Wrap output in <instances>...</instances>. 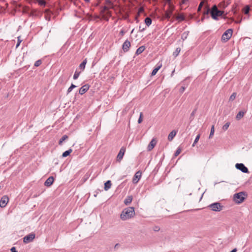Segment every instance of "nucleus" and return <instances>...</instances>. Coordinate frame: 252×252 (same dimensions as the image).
Listing matches in <instances>:
<instances>
[{
	"instance_id": "obj_49",
	"label": "nucleus",
	"mask_w": 252,
	"mask_h": 252,
	"mask_svg": "<svg viewBox=\"0 0 252 252\" xmlns=\"http://www.w3.org/2000/svg\"><path fill=\"white\" fill-rule=\"evenodd\" d=\"M195 112H196V109L194 110L192 112V113H191L190 116H191V117H193V116H194V114H195Z\"/></svg>"
},
{
	"instance_id": "obj_42",
	"label": "nucleus",
	"mask_w": 252,
	"mask_h": 252,
	"mask_svg": "<svg viewBox=\"0 0 252 252\" xmlns=\"http://www.w3.org/2000/svg\"><path fill=\"white\" fill-rule=\"evenodd\" d=\"M160 230V228L158 226H155L153 227V230L154 231H158Z\"/></svg>"
},
{
	"instance_id": "obj_32",
	"label": "nucleus",
	"mask_w": 252,
	"mask_h": 252,
	"mask_svg": "<svg viewBox=\"0 0 252 252\" xmlns=\"http://www.w3.org/2000/svg\"><path fill=\"white\" fill-rule=\"evenodd\" d=\"M172 13V11L171 10L166 11L165 14L166 18H169L171 17Z\"/></svg>"
},
{
	"instance_id": "obj_23",
	"label": "nucleus",
	"mask_w": 252,
	"mask_h": 252,
	"mask_svg": "<svg viewBox=\"0 0 252 252\" xmlns=\"http://www.w3.org/2000/svg\"><path fill=\"white\" fill-rule=\"evenodd\" d=\"M245 113L243 111H240L236 115L237 120H240L244 116Z\"/></svg>"
},
{
	"instance_id": "obj_59",
	"label": "nucleus",
	"mask_w": 252,
	"mask_h": 252,
	"mask_svg": "<svg viewBox=\"0 0 252 252\" xmlns=\"http://www.w3.org/2000/svg\"><path fill=\"white\" fill-rule=\"evenodd\" d=\"M184 36V37H185V35H184V34H183L182 35V37Z\"/></svg>"
},
{
	"instance_id": "obj_27",
	"label": "nucleus",
	"mask_w": 252,
	"mask_h": 252,
	"mask_svg": "<svg viewBox=\"0 0 252 252\" xmlns=\"http://www.w3.org/2000/svg\"><path fill=\"white\" fill-rule=\"evenodd\" d=\"M200 135L199 134H198L196 136V138L192 145V147H194L195 146V145L196 144V143L198 142L199 138H200Z\"/></svg>"
},
{
	"instance_id": "obj_31",
	"label": "nucleus",
	"mask_w": 252,
	"mask_h": 252,
	"mask_svg": "<svg viewBox=\"0 0 252 252\" xmlns=\"http://www.w3.org/2000/svg\"><path fill=\"white\" fill-rule=\"evenodd\" d=\"M37 2L38 4L41 6H45L46 4V1L45 0H37Z\"/></svg>"
},
{
	"instance_id": "obj_53",
	"label": "nucleus",
	"mask_w": 252,
	"mask_h": 252,
	"mask_svg": "<svg viewBox=\"0 0 252 252\" xmlns=\"http://www.w3.org/2000/svg\"><path fill=\"white\" fill-rule=\"evenodd\" d=\"M237 251V250L236 248H235L234 249H233L231 252H236Z\"/></svg>"
},
{
	"instance_id": "obj_11",
	"label": "nucleus",
	"mask_w": 252,
	"mask_h": 252,
	"mask_svg": "<svg viewBox=\"0 0 252 252\" xmlns=\"http://www.w3.org/2000/svg\"><path fill=\"white\" fill-rule=\"evenodd\" d=\"M130 46V42L128 40H126L123 44V49L124 52H127Z\"/></svg>"
},
{
	"instance_id": "obj_3",
	"label": "nucleus",
	"mask_w": 252,
	"mask_h": 252,
	"mask_svg": "<svg viewBox=\"0 0 252 252\" xmlns=\"http://www.w3.org/2000/svg\"><path fill=\"white\" fill-rule=\"evenodd\" d=\"M244 192H240L235 193L233 195V200L237 204L241 203L245 199Z\"/></svg>"
},
{
	"instance_id": "obj_21",
	"label": "nucleus",
	"mask_w": 252,
	"mask_h": 252,
	"mask_svg": "<svg viewBox=\"0 0 252 252\" xmlns=\"http://www.w3.org/2000/svg\"><path fill=\"white\" fill-rule=\"evenodd\" d=\"M72 149H69V150L64 152L63 153L62 157L63 158L67 157L68 156H69L70 155V154L72 152Z\"/></svg>"
},
{
	"instance_id": "obj_44",
	"label": "nucleus",
	"mask_w": 252,
	"mask_h": 252,
	"mask_svg": "<svg viewBox=\"0 0 252 252\" xmlns=\"http://www.w3.org/2000/svg\"><path fill=\"white\" fill-rule=\"evenodd\" d=\"M21 41H22V40H21L20 39V38L18 37V42H17V43L16 44V48H17L19 46V45L20 44Z\"/></svg>"
},
{
	"instance_id": "obj_19",
	"label": "nucleus",
	"mask_w": 252,
	"mask_h": 252,
	"mask_svg": "<svg viewBox=\"0 0 252 252\" xmlns=\"http://www.w3.org/2000/svg\"><path fill=\"white\" fill-rule=\"evenodd\" d=\"M111 186V183L110 180L107 181L104 184V189L105 190H108L109 189H110Z\"/></svg>"
},
{
	"instance_id": "obj_20",
	"label": "nucleus",
	"mask_w": 252,
	"mask_h": 252,
	"mask_svg": "<svg viewBox=\"0 0 252 252\" xmlns=\"http://www.w3.org/2000/svg\"><path fill=\"white\" fill-rule=\"evenodd\" d=\"M145 49V47L144 46H141L137 49L135 54L137 55H139L142 53Z\"/></svg>"
},
{
	"instance_id": "obj_56",
	"label": "nucleus",
	"mask_w": 252,
	"mask_h": 252,
	"mask_svg": "<svg viewBox=\"0 0 252 252\" xmlns=\"http://www.w3.org/2000/svg\"><path fill=\"white\" fill-rule=\"evenodd\" d=\"M143 10H144L143 8L142 7H141L139 9V11H143Z\"/></svg>"
},
{
	"instance_id": "obj_37",
	"label": "nucleus",
	"mask_w": 252,
	"mask_h": 252,
	"mask_svg": "<svg viewBox=\"0 0 252 252\" xmlns=\"http://www.w3.org/2000/svg\"><path fill=\"white\" fill-rule=\"evenodd\" d=\"M109 8L108 6H104L102 10H101V12L104 13L106 11H107L109 9Z\"/></svg>"
},
{
	"instance_id": "obj_34",
	"label": "nucleus",
	"mask_w": 252,
	"mask_h": 252,
	"mask_svg": "<svg viewBox=\"0 0 252 252\" xmlns=\"http://www.w3.org/2000/svg\"><path fill=\"white\" fill-rule=\"evenodd\" d=\"M230 126V123L229 122H227L223 126H222V129L223 130H226Z\"/></svg>"
},
{
	"instance_id": "obj_17",
	"label": "nucleus",
	"mask_w": 252,
	"mask_h": 252,
	"mask_svg": "<svg viewBox=\"0 0 252 252\" xmlns=\"http://www.w3.org/2000/svg\"><path fill=\"white\" fill-rule=\"evenodd\" d=\"M132 200V196H127L126 198L124 200V203L126 205H128L130 204Z\"/></svg>"
},
{
	"instance_id": "obj_5",
	"label": "nucleus",
	"mask_w": 252,
	"mask_h": 252,
	"mask_svg": "<svg viewBox=\"0 0 252 252\" xmlns=\"http://www.w3.org/2000/svg\"><path fill=\"white\" fill-rule=\"evenodd\" d=\"M233 31L232 29L227 30L222 34L221 39L224 41H227L231 37Z\"/></svg>"
},
{
	"instance_id": "obj_54",
	"label": "nucleus",
	"mask_w": 252,
	"mask_h": 252,
	"mask_svg": "<svg viewBox=\"0 0 252 252\" xmlns=\"http://www.w3.org/2000/svg\"><path fill=\"white\" fill-rule=\"evenodd\" d=\"M241 21H242V18H241L239 20L236 21V23H240L241 22Z\"/></svg>"
},
{
	"instance_id": "obj_8",
	"label": "nucleus",
	"mask_w": 252,
	"mask_h": 252,
	"mask_svg": "<svg viewBox=\"0 0 252 252\" xmlns=\"http://www.w3.org/2000/svg\"><path fill=\"white\" fill-rule=\"evenodd\" d=\"M9 199L8 197L4 195L3 196L0 200V207L1 208H4L7 205Z\"/></svg>"
},
{
	"instance_id": "obj_40",
	"label": "nucleus",
	"mask_w": 252,
	"mask_h": 252,
	"mask_svg": "<svg viewBox=\"0 0 252 252\" xmlns=\"http://www.w3.org/2000/svg\"><path fill=\"white\" fill-rule=\"evenodd\" d=\"M203 4H204V2H203V1H201V2L200 3V4H199V6H198V11H200V10H201V8H202V6H203Z\"/></svg>"
},
{
	"instance_id": "obj_50",
	"label": "nucleus",
	"mask_w": 252,
	"mask_h": 252,
	"mask_svg": "<svg viewBox=\"0 0 252 252\" xmlns=\"http://www.w3.org/2000/svg\"><path fill=\"white\" fill-rule=\"evenodd\" d=\"M11 252H17L15 247H12L11 249Z\"/></svg>"
},
{
	"instance_id": "obj_16",
	"label": "nucleus",
	"mask_w": 252,
	"mask_h": 252,
	"mask_svg": "<svg viewBox=\"0 0 252 252\" xmlns=\"http://www.w3.org/2000/svg\"><path fill=\"white\" fill-rule=\"evenodd\" d=\"M177 132L175 130H172L168 135V139L169 141L173 140L174 137L175 136Z\"/></svg>"
},
{
	"instance_id": "obj_12",
	"label": "nucleus",
	"mask_w": 252,
	"mask_h": 252,
	"mask_svg": "<svg viewBox=\"0 0 252 252\" xmlns=\"http://www.w3.org/2000/svg\"><path fill=\"white\" fill-rule=\"evenodd\" d=\"M141 173L140 171L137 172L135 174V175L133 178V183L134 184L138 183V182L139 181V180H140V179L141 178Z\"/></svg>"
},
{
	"instance_id": "obj_28",
	"label": "nucleus",
	"mask_w": 252,
	"mask_h": 252,
	"mask_svg": "<svg viewBox=\"0 0 252 252\" xmlns=\"http://www.w3.org/2000/svg\"><path fill=\"white\" fill-rule=\"evenodd\" d=\"M76 87V86H75V85L72 84L71 85V86H70V87L68 89L67 91V94H69V93H70L72 90Z\"/></svg>"
},
{
	"instance_id": "obj_29",
	"label": "nucleus",
	"mask_w": 252,
	"mask_h": 252,
	"mask_svg": "<svg viewBox=\"0 0 252 252\" xmlns=\"http://www.w3.org/2000/svg\"><path fill=\"white\" fill-rule=\"evenodd\" d=\"M237 94L236 93H233L230 96L229 100L230 101L234 100L236 97Z\"/></svg>"
},
{
	"instance_id": "obj_38",
	"label": "nucleus",
	"mask_w": 252,
	"mask_h": 252,
	"mask_svg": "<svg viewBox=\"0 0 252 252\" xmlns=\"http://www.w3.org/2000/svg\"><path fill=\"white\" fill-rule=\"evenodd\" d=\"M142 113H140L139 118L138 120V123L140 124L142 121Z\"/></svg>"
},
{
	"instance_id": "obj_36",
	"label": "nucleus",
	"mask_w": 252,
	"mask_h": 252,
	"mask_svg": "<svg viewBox=\"0 0 252 252\" xmlns=\"http://www.w3.org/2000/svg\"><path fill=\"white\" fill-rule=\"evenodd\" d=\"M41 64V60H37V61H36L35 62L34 65L35 66L37 67V66H39Z\"/></svg>"
},
{
	"instance_id": "obj_4",
	"label": "nucleus",
	"mask_w": 252,
	"mask_h": 252,
	"mask_svg": "<svg viewBox=\"0 0 252 252\" xmlns=\"http://www.w3.org/2000/svg\"><path fill=\"white\" fill-rule=\"evenodd\" d=\"M208 207L213 211L219 212L222 210L223 207L220 203L215 202L209 205Z\"/></svg>"
},
{
	"instance_id": "obj_52",
	"label": "nucleus",
	"mask_w": 252,
	"mask_h": 252,
	"mask_svg": "<svg viewBox=\"0 0 252 252\" xmlns=\"http://www.w3.org/2000/svg\"><path fill=\"white\" fill-rule=\"evenodd\" d=\"M167 2L169 4L170 6L171 5V2L172 0H166Z\"/></svg>"
},
{
	"instance_id": "obj_58",
	"label": "nucleus",
	"mask_w": 252,
	"mask_h": 252,
	"mask_svg": "<svg viewBox=\"0 0 252 252\" xmlns=\"http://www.w3.org/2000/svg\"><path fill=\"white\" fill-rule=\"evenodd\" d=\"M133 31H134V29H133V30H132V31L131 32V33L133 32Z\"/></svg>"
},
{
	"instance_id": "obj_10",
	"label": "nucleus",
	"mask_w": 252,
	"mask_h": 252,
	"mask_svg": "<svg viewBox=\"0 0 252 252\" xmlns=\"http://www.w3.org/2000/svg\"><path fill=\"white\" fill-rule=\"evenodd\" d=\"M156 144L157 140H156V139L153 138L147 147V150L148 151H151L156 146Z\"/></svg>"
},
{
	"instance_id": "obj_47",
	"label": "nucleus",
	"mask_w": 252,
	"mask_h": 252,
	"mask_svg": "<svg viewBox=\"0 0 252 252\" xmlns=\"http://www.w3.org/2000/svg\"><path fill=\"white\" fill-rule=\"evenodd\" d=\"M145 30V28H142L141 27V26H139V31L140 32H143L144 30Z\"/></svg>"
},
{
	"instance_id": "obj_62",
	"label": "nucleus",
	"mask_w": 252,
	"mask_h": 252,
	"mask_svg": "<svg viewBox=\"0 0 252 252\" xmlns=\"http://www.w3.org/2000/svg\"><path fill=\"white\" fill-rule=\"evenodd\" d=\"M86 1H89V0H85Z\"/></svg>"
},
{
	"instance_id": "obj_24",
	"label": "nucleus",
	"mask_w": 252,
	"mask_h": 252,
	"mask_svg": "<svg viewBox=\"0 0 252 252\" xmlns=\"http://www.w3.org/2000/svg\"><path fill=\"white\" fill-rule=\"evenodd\" d=\"M68 138V136L66 135H63L59 140V145H62L63 141Z\"/></svg>"
},
{
	"instance_id": "obj_6",
	"label": "nucleus",
	"mask_w": 252,
	"mask_h": 252,
	"mask_svg": "<svg viewBox=\"0 0 252 252\" xmlns=\"http://www.w3.org/2000/svg\"><path fill=\"white\" fill-rule=\"evenodd\" d=\"M34 238L35 234L33 233H30L24 237L23 242L25 243H29L32 242Z\"/></svg>"
},
{
	"instance_id": "obj_43",
	"label": "nucleus",
	"mask_w": 252,
	"mask_h": 252,
	"mask_svg": "<svg viewBox=\"0 0 252 252\" xmlns=\"http://www.w3.org/2000/svg\"><path fill=\"white\" fill-rule=\"evenodd\" d=\"M186 87L185 86H182L180 89V92L183 93L185 90Z\"/></svg>"
},
{
	"instance_id": "obj_14",
	"label": "nucleus",
	"mask_w": 252,
	"mask_h": 252,
	"mask_svg": "<svg viewBox=\"0 0 252 252\" xmlns=\"http://www.w3.org/2000/svg\"><path fill=\"white\" fill-rule=\"evenodd\" d=\"M54 179L53 177L51 176L49 177L44 183V185L46 187L51 186L53 183Z\"/></svg>"
},
{
	"instance_id": "obj_25",
	"label": "nucleus",
	"mask_w": 252,
	"mask_h": 252,
	"mask_svg": "<svg viewBox=\"0 0 252 252\" xmlns=\"http://www.w3.org/2000/svg\"><path fill=\"white\" fill-rule=\"evenodd\" d=\"M250 6L249 5H246L243 9V11L245 14H248L250 11Z\"/></svg>"
},
{
	"instance_id": "obj_26",
	"label": "nucleus",
	"mask_w": 252,
	"mask_h": 252,
	"mask_svg": "<svg viewBox=\"0 0 252 252\" xmlns=\"http://www.w3.org/2000/svg\"><path fill=\"white\" fill-rule=\"evenodd\" d=\"M214 132H215V127H214V126L213 125L211 127V131H210V135L209 136V138H211L213 136V135L214 134Z\"/></svg>"
},
{
	"instance_id": "obj_15",
	"label": "nucleus",
	"mask_w": 252,
	"mask_h": 252,
	"mask_svg": "<svg viewBox=\"0 0 252 252\" xmlns=\"http://www.w3.org/2000/svg\"><path fill=\"white\" fill-rule=\"evenodd\" d=\"M161 66H162L161 64H158V65L152 71V72L151 73V75L152 76L155 75L157 74L158 70L161 68Z\"/></svg>"
},
{
	"instance_id": "obj_51",
	"label": "nucleus",
	"mask_w": 252,
	"mask_h": 252,
	"mask_svg": "<svg viewBox=\"0 0 252 252\" xmlns=\"http://www.w3.org/2000/svg\"><path fill=\"white\" fill-rule=\"evenodd\" d=\"M120 33L122 35H123L125 33V32L124 30H121V31H120Z\"/></svg>"
},
{
	"instance_id": "obj_18",
	"label": "nucleus",
	"mask_w": 252,
	"mask_h": 252,
	"mask_svg": "<svg viewBox=\"0 0 252 252\" xmlns=\"http://www.w3.org/2000/svg\"><path fill=\"white\" fill-rule=\"evenodd\" d=\"M87 62V59H85L83 60V61L82 62V63L79 65V67L81 70H83L85 69Z\"/></svg>"
},
{
	"instance_id": "obj_1",
	"label": "nucleus",
	"mask_w": 252,
	"mask_h": 252,
	"mask_svg": "<svg viewBox=\"0 0 252 252\" xmlns=\"http://www.w3.org/2000/svg\"><path fill=\"white\" fill-rule=\"evenodd\" d=\"M135 211L133 207H129L125 209L122 212L120 217L123 220H126L134 217Z\"/></svg>"
},
{
	"instance_id": "obj_22",
	"label": "nucleus",
	"mask_w": 252,
	"mask_h": 252,
	"mask_svg": "<svg viewBox=\"0 0 252 252\" xmlns=\"http://www.w3.org/2000/svg\"><path fill=\"white\" fill-rule=\"evenodd\" d=\"M145 24L148 26L149 27V26H150L152 24V19L151 18H150V17H146L145 19Z\"/></svg>"
},
{
	"instance_id": "obj_61",
	"label": "nucleus",
	"mask_w": 252,
	"mask_h": 252,
	"mask_svg": "<svg viewBox=\"0 0 252 252\" xmlns=\"http://www.w3.org/2000/svg\"><path fill=\"white\" fill-rule=\"evenodd\" d=\"M184 36V37H185V35H184V34H183L182 35V37Z\"/></svg>"
},
{
	"instance_id": "obj_57",
	"label": "nucleus",
	"mask_w": 252,
	"mask_h": 252,
	"mask_svg": "<svg viewBox=\"0 0 252 252\" xmlns=\"http://www.w3.org/2000/svg\"><path fill=\"white\" fill-rule=\"evenodd\" d=\"M118 245H119L118 244H116L115 246V248L118 247Z\"/></svg>"
},
{
	"instance_id": "obj_41",
	"label": "nucleus",
	"mask_w": 252,
	"mask_h": 252,
	"mask_svg": "<svg viewBox=\"0 0 252 252\" xmlns=\"http://www.w3.org/2000/svg\"><path fill=\"white\" fill-rule=\"evenodd\" d=\"M211 10L209 8H206V10L204 12V15H208L209 13H210Z\"/></svg>"
},
{
	"instance_id": "obj_7",
	"label": "nucleus",
	"mask_w": 252,
	"mask_h": 252,
	"mask_svg": "<svg viewBox=\"0 0 252 252\" xmlns=\"http://www.w3.org/2000/svg\"><path fill=\"white\" fill-rule=\"evenodd\" d=\"M236 168L241 171L242 172L247 173L249 172L248 169L243 163H237L235 165Z\"/></svg>"
},
{
	"instance_id": "obj_46",
	"label": "nucleus",
	"mask_w": 252,
	"mask_h": 252,
	"mask_svg": "<svg viewBox=\"0 0 252 252\" xmlns=\"http://www.w3.org/2000/svg\"><path fill=\"white\" fill-rule=\"evenodd\" d=\"M106 2H107V3L109 5L110 8H112V7H113L112 5L113 4H112V2L110 0H107L106 1Z\"/></svg>"
},
{
	"instance_id": "obj_9",
	"label": "nucleus",
	"mask_w": 252,
	"mask_h": 252,
	"mask_svg": "<svg viewBox=\"0 0 252 252\" xmlns=\"http://www.w3.org/2000/svg\"><path fill=\"white\" fill-rule=\"evenodd\" d=\"M126 152V148L124 147H122L117 157V159L118 161H120L123 158L124 155Z\"/></svg>"
},
{
	"instance_id": "obj_45",
	"label": "nucleus",
	"mask_w": 252,
	"mask_h": 252,
	"mask_svg": "<svg viewBox=\"0 0 252 252\" xmlns=\"http://www.w3.org/2000/svg\"><path fill=\"white\" fill-rule=\"evenodd\" d=\"M105 14L108 16H111V12L109 10L106 11L105 12Z\"/></svg>"
},
{
	"instance_id": "obj_55",
	"label": "nucleus",
	"mask_w": 252,
	"mask_h": 252,
	"mask_svg": "<svg viewBox=\"0 0 252 252\" xmlns=\"http://www.w3.org/2000/svg\"><path fill=\"white\" fill-rule=\"evenodd\" d=\"M103 18L104 19H105L106 20L108 21V18H106L104 15L103 16Z\"/></svg>"
},
{
	"instance_id": "obj_60",
	"label": "nucleus",
	"mask_w": 252,
	"mask_h": 252,
	"mask_svg": "<svg viewBox=\"0 0 252 252\" xmlns=\"http://www.w3.org/2000/svg\"><path fill=\"white\" fill-rule=\"evenodd\" d=\"M184 36V37H185V35H184V34H183L182 35V37Z\"/></svg>"
},
{
	"instance_id": "obj_33",
	"label": "nucleus",
	"mask_w": 252,
	"mask_h": 252,
	"mask_svg": "<svg viewBox=\"0 0 252 252\" xmlns=\"http://www.w3.org/2000/svg\"><path fill=\"white\" fill-rule=\"evenodd\" d=\"M80 74V72L77 71V70L75 71L74 74L73 75V79L74 80L77 79L78 78Z\"/></svg>"
},
{
	"instance_id": "obj_48",
	"label": "nucleus",
	"mask_w": 252,
	"mask_h": 252,
	"mask_svg": "<svg viewBox=\"0 0 252 252\" xmlns=\"http://www.w3.org/2000/svg\"><path fill=\"white\" fill-rule=\"evenodd\" d=\"M188 0H182L181 2V4H186Z\"/></svg>"
},
{
	"instance_id": "obj_2",
	"label": "nucleus",
	"mask_w": 252,
	"mask_h": 252,
	"mask_svg": "<svg viewBox=\"0 0 252 252\" xmlns=\"http://www.w3.org/2000/svg\"><path fill=\"white\" fill-rule=\"evenodd\" d=\"M224 13L223 11L218 9L216 5H214L211 9L210 14L212 18L216 20H218V17L221 16Z\"/></svg>"
},
{
	"instance_id": "obj_35",
	"label": "nucleus",
	"mask_w": 252,
	"mask_h": 252,
	"mask_svg": "<svg viewBox=\"0 0 252 252\" xmlns=\"http://www.w3.org/2000/svg\"><path fill=\"white\" fill-rule=\"evenodd\" d=\"M181 152V148H178L176 151L175 152V154H174V156L175 157H177L180 154V153Z\"/></svg>"
},
{
	"instance_id": "obj_13",
	"label": "nucleus",
	"mask_w": 252,
	"mask_h": 252,
	"mask_svg": "<svg viewBox=\"0 0 252 252\" xmlns=\"http://www.w3.org/2000/svg\"><path fill=\"white\" fill-rule=\"evenodd\" d=\"M89 89V86L86 84L83 86L79 90V93L80 94H85Z\"/></svg>"
},
{
	"instance_id": "obj_30",
	"label": "nucleus",
	"mask_w": 252,
	"mask_h": 252,
	"mask_svg": "<svg viewBox=\"0 0 252 252\" xmlns=\"http://www.w3.org/2000/svg\"><path fill=\"white\" fill-rule=\"evenodd\" d=\"M180 51L181 49L180 48H176L175 51L173 53V55L175 57H177L179 55Z\"/></svg>"
},
{
	"instance_id": "obj_39",
	"label": "nucleus",
	"mask_w": 252,
	"mask_h": 252,
	"mask_svg": "<svg viewBox=\"0 0 252 252\" xmlns=\"http://www.w3.org/2000/svg\"><path fill=\"white\" fill-rule=\"evenodd\" d=\"M177 19H179V20H180L181 21H183V20H184L185 18H184V16L180 15H178L177 17Z\"/></svg>"
}]
</instances>
